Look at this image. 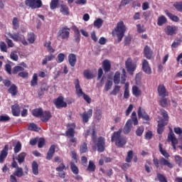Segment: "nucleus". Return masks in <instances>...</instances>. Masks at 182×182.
Returning a JSON list of instances; mask_svg holds the SVG:
<instances>
[{"label": "nucleus", "instance_id": "nucleus-37", "mask_svg": "<svg viewBox=\"0 0 182 182\" xmlns=\"http://www.w3.org/2000/svg\"><path fill=\"white\" fill-rule=\"evenodd\" d=\"M159 147L161 154H162V156H164V157H165L166 159H168V157H170V155L168 154V153H167V151H166V150L163 149V145L161 144H159Z\"/></svg>", "mask_w": 182, "mask_h": 182}, {"label": "nucleus", "instance_id": "nucleus-22", "mask_svg": "<svg viewBox=\"0 0 182 182\" xmlns=\"http://www.w3.org/2000/svg\"><path fill=\"white\" fill-rule=\"evenodd\" d=\"M144 53L146 59H151L153 56V51H151V48L149 47V46H146L144 49Z\"/></svg>", "mask_w": 182, "mask_h": 182}, {"label": "nucleus", "instance_id": "nucleus-39", "mask_svg": "<svg viewBox=\"0 0 182 182\" xmlns=\"http://www.w3.org/2000/svg\"><path fill=\"white\" fill-rule=\"evenodd\" d=\"M84 77L88 80L93 79V73L90 70H86L83 73Z\"/></svg>", "mask_w": 182, "mask_h": 182}, {"label": "nucleus", "instance_id": "nucleus-49", "mask_svg": "<svg viewBox=\"0 0 182 182\" xmlns=\"http://www.w3.org/2000/svg\"><path fill=\"white\" fill-rule=\"evenodd\" d=\"M28 130L39 132V128H38V126L35 123H31L28 124Z\"/></svg>", "mask_w": 182, "mask_h": 182}, {"label": "nucleus", "instance_id": "nucleus-32", "mask_svg": "<svg viewBox=\"0 0 182 182\" xmlns=\"http://www.w3.org/2000/svg\"><path fill=\"white\" fill-rule=\"evenodd\" d=\"M9 93L11 94V96H16V93H18V87L15 84L11 85L9 89L8 90Z\"/></svg>", "mask_w": 182, "mask_h": 182}, {"label": "nucleus", "instance_id": "nucleus-3", "mask_svg": "<svg viewBox=\"0 0 182 182\" xmlns=\"http://www.w3.org/2000/svg\"><path fill=\"white\" fill-rule=\"evenodd\" d=\"M70 35V28L68 26L62 27L60 28L57 33V36L59 39H68L69 36Z\"/></svg>", "mask_w": 182, "mask_h": 182}, {"label": "nucleus", "instance_id": "nucleus-55", "mask_svg": "<svg viewBox=\"0 0 182 182\" xmlns=\"http://www.w3.org/2000/svg\"><path fill=\"white\" fill-rule=\"evenodd\" d=\"M21 149H22V144H21V142L18 141L14 147V153L16 154L19 153V151H21Z\"/></svg>", "mask_w": 182, "mask_h": 182}, {"label": "nucleus", "instance_id": "nucleus-48", "mask_svg": "<svg viewBox=\"0 0 182 182\" xmlns=\"http://www.w3.org/2000/svg\"><path fill=\"white\" fill-rule=\"evenodd\" d=\"M122 76H121V83L122 85H124L126 83V70L124 68H122Z\"/></svg>", "mask_w": 182, "mask_h": 182}, {"label": "nucleus", "instance_id": "nucleus-36", "mask_svg": "<svg viewBox=\"0 0 182 182\" xmlns=\"http://www.w3.org/2000/svg\"><path fill=\"white\" fill-rule=\"evenodd\" d=\"M102 26H103V19L97 18L94 21V26L95 28H97V29H100V28H102Z\"/></svg>", "mask_w": 182, "mask_h": 182}, {"label": "nucleus", "instance_id": "nucleus-19", "mask_svg": "<svg viewBox=\"0 0 182 182\" xmlns=\"http://www.w3.org/2000/svg\"><path fill=\"white\" fill-rule=\"evenodd\" d=\"M176 31H177V27L173 26H168L164 29V31L166 33V35H169L170 36L174 35V33H176Z\"/></svg>", "mask_w": 182, "mask_h": 182}, {"label": "nucleus", "instance_id": "nucleus-64", "mask_svg": "<svg viewBox=\"0 0 182 182\" xmlns=\"http://www.w3.org/2000/svg\"><path fill=\"white\" fill-rule=\"evenodd\" d=\"M160 103L162 107H166V106H167V99L161 97L160 100Z\"/></svg>", "mask_w": 182, "mask_h": 182}, {"label": "nucleus", "instance_id": "nucleus-34", "mask_svg": "<svg viewBox=\"0 0 182 182\" xmlns=\"http://www.w3.org/2000/svg\"><path fill=\"white\" fill-rule=\"evenodd\" d=\"M25 157H26V154H25V152H22L18 155L16 159L18 161V163L22 164V163L25 161Z\"/></svg>", "mask_w": 182, "mask_h": 182}, {"label": "nucleus", "instance_id": "nucleus-59", "mask_svg": "<svg viewBox=\"0 0 182 182\" xmlns=\"http://www.w3.org/2000/svg\"><path fill=\"white\" fill-rule=\"evenodd\" d=\"M37 142H38V149H42V147H43V146H45V139H43V138H40V139L38 138Z\"/></svg>", "mask_w": 182, "mask_h": 182}, {"label": "nucleus", "instance_id": "nucleus-33", "mask_svg": "<svg viewBox=\"0 0 182 182\" xmlns=\"http://www.w3.org/2000/svg\"><path fill=\"white\" fill-rule=\"evenodd\" d=\"M13 176L21 178L23 176V169L21 167L17 168L14 172Z\"/></svg>", "mask_w": 182, "mask_h": 182}, {"label": "nucleus", "instance_id": "nucleus-24", "mask_svg": "<svg viewBox=\"0 0 182 182\" xmlns=\"http://www.w3.org/2000/svg\"><path fill=\"white\" fill-rule=\"evenodd\" d=\"M102 68L105 72H110V69H112V64L109 60H105L102 63Z\"/></svg>", "mask_w": 182, "mask_h": 182}, {"label": "nucleus", "instance_id": "nucleus-30", "mask_svg": "<svg viewBox=\"0 0 182 182\" xmlns=\"http://www.w3.org/2000/svg\"><path fill=\"white\" fill-rule=\"evenodd\" d=\"M60 12H61L63 15H69V8L64 4H61L60 6Z\"/></svg>", "mask_w": 182, "mask_h": 182}, {"label": "nucleus", "instance_id": "nucleus-18", "mask_svg": "<svg viewBox=\"0 0 182 182\" xmlns=\"http://www.w3.org/2000/svg\"><path fill=\"white\" fill-rule=\"evenodd\" d=\"M159 164L160 166H167L168 168H173V167H174L173 164H171L168 160L164 159L163 156L159 159Z\"/></svg>", "mask_w": 182, "mask_h": 182}, {"label": "nucleus", "instance_id": "nucleus-35", "mask_svg": "<svg viewBox=\"0 0 182 182\" xmlns=\"http://www.w3.org/2000/svg\"><path fill=\"white\" fill-rule=\"evenodd\" d=\"M114 85H119L120 83V72L116 71L114 75Z\"/></svg>", "mask_w": 182, "mask_h": 182}, {"label": "nucleus", "instance_id": "nucleus-58", "mask_svg": "<svg viewBox=\"0 0 182 182\" xmlns=\"http://www.w3.org/2000/svg\"><path fill=\"white\" fill-rule=\"evenodd\" d=\"M28 41L29 42V43H33V42H35V34L33 33H30L28 35Z\"/></svg>", "mask_w": 182, "mask_h": 182}, {"label": "nucleus", "instance_id": "nucleus-6", "mask_svg": "<svg viewBox=\"0 0 182 182\" xmlns=\"http://www.w3.org/2000/svg\"><path fill=\"white\" fill-rule=\"evenodd\" d=\"M96 146L97 151L100 153H103V151H105V139L102 136H100L97 139Z\"/></svg>", "mask_w": 182, "mask_h": 182}, {"label": "nucleus", "instance_id": "nucleus-10", "mask_svg": "<svg viewBox=\"0 0 182 182\" xmlns=\"http://www.w3.org/2000/svg\"><path fill=\"white\" fill-rule=\"evenodd\" d=\"M138 117L139 119H144V120H146V122H149L150 120V117L147 113H146V111L144 109H141V107H139L138 109Z\"/></svg>", "mask_w": 182, "mask_h": 182}, {"label": "nucleus", "instance_id": "nucleus-57", "mask_svg": "<svg viewBox=\"0 0 182 182\" xmlns=\"http://www.w3.org/2000/svg\"><path fill=\"white\" fill-rule=\"evenodd\" d=\"M133 159V151H129L127 153V156L126 158L127 163H130Z\"/></svg>", "mask_w": 182, "mask_h": 182}, {"label": "nucleus", "instance_id": "nucleus-46", "mask_svg": "<svg viewBox=\"0 0 182 182\" xmlns=\"http://www.w3.org/2000/svg\"><path fill=\"white\" fill-rule=\"evenodd\" d=\"M58 5H59V0H51L50 4V9H56L58 8Z\"/></svg>", "mask_w": 182, "mask_h": 182}, {"label": "nucleus", "instance_id": "nucleus-29", "mask_svg": "<svg viewBox=\"0 0 182 182\" xmlns=\"http://www.w3.org/2000/svg\"><path fill=\"white\" fill-rule=\"evenodd\" d=\"M158 133L159 134H161V133H163L164 130V126L167 125V122H164V121H159L158 122Z\"/></svg>", "mask_w": 182, "mask_h": 182}, {"label": "nucleus", "instance_id": "nucleus-20", "mask_svg": "<svg viewBox=\"0 0 182 182\" xmlns=\"http://www.w3.org/2000/svg\"><path fill=\"white\" fill-rule=\"evenodd\" d=\"M132 92L135 97H140V96H141V90L137 85L132 86Z\"/></svg>", "mask_w": 182, "mask_h": 182}, {"label": "nucleus", "instance_id": "nucleus-21", "mask_svg": "<svg viewBox=\"0 0 182 182\" xmlns=\"http://www.w3.org/2000/svg\"><path fill=\"white\" fill-rule=\"evenodd\" d=\"M56 146L55 145H51L46 156V160H52L54 154Z\"/></svg>", "mask_w": 182, "mask_h": 182}, {"label": "nucleus", "instance_id": "nucleus-25", "mask_svg": "<svg viewBox=\"0 0 182 182\" xmlns=\"http://www.w3.org/2000/svg\"><path fill=\"white\" fill-rule=\"evenodd\" d=\"M11 112L13 115L17 117L19 116L20 113H21V109L19 108V105L16 104L12 106L11 107Z\"/></svg>", "mask_w": 182, "mask_h": 182}, {"label": "nucleus", "instance_id": "nucleus-11", "mask_svg": "<svg viewBox=\"0 0 182 182\" xmlns=\"http://www.w3.org/2000/svg\"><path fill=\"white\" fill-rule=\"evenodd\" d=\"M76 128V125L73 124H68V129L66 132V136L68 137H75V129Z\"/></svg>", "mask_w": 182, "mask_h": 182}, {"label": "nucleus", "instance_id": "nucleus-13", "mask_svg": "<svg viewBox=\"0 0 182 182\" xmlns=\"http://www.w3.org/2000/svg\"><path fill=\"white\" fill-rule=\"evenodd\" d=\"M92 114H93L92 109H90L87 112H83V114H81V117H82V122H84V123H87V122H89V119L92 117Z\"/></svg>", "mask_w": 182, "mask_h": 182}, {"label": "nucleus", "instance_id": "nucleus-4", "mask_svg": "<svg viewBox=\"0 0 182 182\" xmlns=\"http://www.w3.org/2000/svg\"><path fill=\"white\" fill-rule=\"evenodd\" d=\"M25 5L31 9H38L42 6V0H26Z\"/></svg>", "mask_w": 182, "mask_h": 182}, {"label": "nucleus", "instance_id": "nucleus-47", "mask_svg": "<svg viewBox=\"0 0 182 182\" xmlns=\"http://www.w3.org/2000/svg\"><path fill=\"white\" fill-rule=\"evenodd\" d=\"M9 36H10V38L11 39H13V41H14V42H18V41H21V38L18 36L17 33H9Z\"/></svg>", "mask_w": 182, "mask_h": 182}, {"label": "nucleus", "instance_id": "nucleus-12", "mask_svg": "<svg viewBox=\"0 0 182 182\" xmlns=\"http://www.w3.org/2000/svg\"><path fill=\"white\" fill-rule=\"evenodd\" d=\"M75 87L76 90V95L78 97H82L83 95H85L82 87H80V83L79 82V80H76L75 82Z\"/></svg>", "mask_w": 182, "mask_h": 182}, {"label": "nucleus", "instance_id": "nucleus-17", "mask_svg": "<svg viewBox=\"0 0 182 182\" xmlns=\"http://www.w3.org/2000/svg\"><path fill=\"white\" fill-rule=\"evenodd\" d=\"M40 117L42 122H44L45 123H46V122H48L49 119L52 117V114H50L49 111H44V112L42 111V114Z\"/></svg>", "mask_w": 182, "mask_h": 182}, {"label": "nucleus", "instance_id": "nucleus-43", "mask_svg": "<svg viewBox=\"0 0 182 182\" xmlns=\"http://www.w3.org/2000/svg\"><path fill=\"white\" fill-rule=\"evenodd\" d=\"M87 151V144L85 142H83L80 146V153L81 154H83V153H86Z\"/></svg>", "mask_w": 182, "mask_h": 182}, {"label": "nucleus", "instance_id": "nucleus-14", "mask_svg": "<svg viewBox=\"0 0 182 182\" xmlns=\"http://www.w3.org/2000/svg\"><path fill=\"white\" fill-rule=\"evenodd\" d=\"M142 70L146 75H151V68H150V65H149V61L146 60H144L142 62Z\"/></svg>", "mask_w": 182, "mask_h": 182}, {"label": "nucleus", "instance_id": "nucleus-8", "mask_svg": "<svg viewBox=\"0 0 182 182\" xmlns=\"http://www.w3.org/2000/svg\"><path fill=\"white\" fill-rule=\"evenodd\" d=\"M54 104L58 109H60V107H66L68 106V103L63 101V97H58L54 101Z\"/></svg>", "mask_w": 182, "mask_h": 182}, {"label": "nucleus", "instance_id": "nucleus-28", "mask_svg": "<svg viewBox=\"0 0 182 182\" xmlns=\"http://www.w3.org/2000/svg\"><path fill=\"white\" fill-rule=\"evenodd\" d=\"M74 39L77 43L80 42V31L79 28L77 27L74 28Z\"/></svg>", "mask_w": 182, "mask_h": 182}, {"label": "nucleus", "instance_id": "nucleus-31", "mask_svg": "<svg viewBox=\"0 0 182 182\" xmlns=\"http://www.w3.org/2000/svg\"><path fill=\"white\" fill-rule=\"evenodd\" d=\"M39 165L38 164V163L36 161H33L32 163V171L33 173L34 174V176H38V174H39Z\"/></svg>", "mask_w": 182, "mask_h": 182}, {"label": "nucleus", "instance_id": "nucleus-63", "mask_svg": "<svg viewBox=\"0 0 182 182\" xmlns=\"http://www.w3.org/2000/svg\"><path fill=\"white\" fill-rule=\"evenodd\" d=\"M157 178L160 182H167V179L161 173H158Z\"/></svg>", "mask_w": 182, "mask_h": 182}, {"label": "nucleus", "instance_id": "nucleus-52", "mask_svg": "<svg viewBox=\"0 0 182 182\" xmlns=\"http://www.w3.org/2000/svg\"><path fill=\"white\" fill-rule=\"evenodd\" d=\"M12 25L14 29H18L19 28V20H18V18L14 17L13 18Z\"/></svg>", "mask_w": 182, "mask_h": 182}, {"label": "nucleus", "instance_id": "nucleus-41", "mask_svg": "<svg viewBox=\"0 0 182 182\" xmlns=\"http://www.w3.org/2000/svg\"><path fill=\"white\" fill-rule=\"evenodd\" d=\"M42 108L35 109L33 110L32 114L33 116H35V117H41V116H42Z\"/></svg>", "mask_w": 182, "mask_h": 182}, {"label": "nucleus", "instance_id": "nucleus-27", "mask_svg": "<svg viewBox=\"0 0 182 182\" xmlns=\"http://www.w3.org/2000/svg\"><path fill=\"white\" fill-rule=\"evenodd\" d=\"M165 14L166 15H167L168 17H169V19H171V21H173V22H178V21H180V18H178V16L168 12V11H165Z\"/></svg>", "mask_w": 182, "mask_h": 182}, {"label": "nucleus", "instance_id": "nucleus-9", "mask_svg": "<svg viewBox=\"0 0 182 182\" xmlns=\"http://www.w3.org/2000/svg\"><path fill=\"white\" fill-rule=\"evenodd\" d=\"M158 95L159 96H161V97H166V96L168 95V92H167V90L166 89V87L164 85H159L158 86Z\"/></svg>", "mask_w": 182, "mask_h": 182}, {"label": "nucleus", "instance_id": "nucleus-51", "mask_svg": "<svg viewBox=\"0 0 182 182\" xmlns=\"http://www.w3.org/2000/svg\"><path fill=\"white\" fill-rule=\"evenodd\" d=\"M132 120L134 122V126H137L139 124V120H137V115L136 114V112H133L132 113Z\"/></svg>", "mask_w": 182, "mask_h": 182}, {"label": "nucleus", "instance_id": "nucleus-26", "mask_svg": "<svg viewBox=\"0 0 182 182\" xmlns=\"http://www.w3.org/2000/svg\"><path fill=\"white\" fill-rule=\"evenodd\" d=\"M167 23V18L164 16H160L157 19V25L158 26H163V25H166Z\"/></svg>", "mask_w": 182, "mask_h": 182}, {"label": "nucleus", "instance_id": "nucleus-1", "mask_svg": "<svg viewBox=\"0 0 182 182\" xmlns=\"http://www.w3.org/2000/svg\"><path fill=\"white\" fill-rule=\"evenodd\" d=\"M122 132L123 129H119L117 132H114L111 136V141H114L117 147L119 148L123 147L127 143V139L122 135Z\"/></svg>", "mask_w": 182, "mask_h": 182}, {"label": "nucleus", "instance_id": "nucleus-40", "mask_svg": "<svg viewBox=\"0 0 182 182\" xmlns=\"http://www.w3.org/2000/svg\"><path fill=\"white\" fill-rule=\"evenodd\" d=\"M87 171H95L96 170V165L93 161H89V165L87 168Z\"/></svg>", "mask_w": 182, "mask_h": 182}, {"label": "nucleus", "instance_id": "nucleus-16", "mask_svg": "<svg viewBox=\"0 0 182 182\" xmlns=\"http://www.w3.org/2000/svg\"><path fill=\"white\" fill-rule=\"evenodd\" d=\"M9 149V146L8 145H5L4 149L1 151L0 163H4V161H5V159H6V157L8 156Z\"/></svg>", "mask_w": 182, "mask_h": 182}, {"label": "nucleus", "instance_id": "nucleus-23", "mask_svg": "<svg viewBox=\"0 0 182 182\" xmlns=\"http://www.w3.org/2000/svg\"><path fill=\"white\" fill-rule=\"evenodd\" d=\"M76 55L74 53H70L68 55V62L70 65V66H72V68H75V65H76Z\"/></svg>", "mask_w": 182, "mask_h": 182}, {"label": "nucleus", "instance_id": "nucleus-45", "mask_svg": "<svg viewBox=\"0 0 182 182\" xmlns=\"http://www.w3.org/2000/svg\"><path fill=\"white\" fill-rule=\"evenodd\" d=\"M23 70H25V68L23 67L21 65H17L13 68V73L14 75H16V73H18V72H23Z\"/></svg>", "mask_w": 182, "mask_h": 182}, {"label": "nucleus", "instance_id": "nucleus-56", "mask_svg": "<svg viewBox=\"0 0 182 182\" xmlns=\"http://www.w3.org/2000/svg\"><path fill=\"white\" fill-rule=\"evenodd\" d=\"M112 86H113V82L107 80L105 86V91L108 92L109 90H110V89H112Z\"/></svg>", "mask_w": 182, "mask_h": 182}, {"label": "nucleus", "instance_id": "nucleus-42", "mask_svg": "<svg viewBox=\"0 0 182 182\" xmlns=\"http://www.w3.org/2000/svg\"><path fill=\"white\" fill-rule=\"evenodd\" d=\"M160 112L161 115L164 117V119L161 120V122H166L167 123V122H168V114H167V112L164 109H161Z\"/></svg>", "mask_w": 182, "mask_h": 182}, {"label": "nucleus", "instance_id": "nucleus-62", "mask_svg": "<svg viewBox=\"0 0 182 182\" xmlns=\"http://www.w3.org/2000/svg\"><path fill=\"white\" fill-rule=\"evenodd\" d=\"M173 6L177 9L179 12H182V2H176L173 4Z\"/></svg>", "mask_w": 182, "mask_h": 182}, {"label": "nucleus", "instance_id": "nucleus-5", "mask_svg": "<svg viewBox=\"0 0 182 182\" xmlns=\"http://www.w3.org/2000/svg\"><path fill=\"white\" fill-rule=\"evenodd\" d=\"M127 70L129 75H133V72L136 70V64L133 63L132 58H128L125 62Z\"/></svg>", "mask_w": 182, "mask_h": 182}, {"label": "nucleus", "instance_id": "nucleus-61", "mask_svg": "<svg viewBox=\"0 0 182 182\" xmlns=\"http://www.w3.org/2000/svg\"><path fill=\"white\" fill-rule=\"evenodd\" d=\"M10 58L12 60H14L15 62H16L18 59V54H16V52L15 51L11 53Z\"/></svg>", "mask_w": 182, "mask_h": 182}, {"label": "nucleus", "instance_id": "nucleus-7", "mask_svg": "<svg viewBox=\"0 0 182 182\" xmlns=\"http://www.w3.org/2000/svg\"><path fill=\"white\" fill-rule=\"evenodd\" d=\"M168 139L169 141H171L172 147L173 150H176V144H178V140L176 138V134L173 133V131H171L168 135Z\"/></svg>", "mask_w": 182, "mask_h": 182}, {"label": "nucleus", "instance_id": "nucleus-60", "mask_svg": "<svg viewBox=\"0 0 182 182\" xmlns=\"http://www.w3.org/2000/svg\"><path fill=\"white\" fill-rule=\"evenodd\" d=\"M65 60V54L64 53H60L58 55V59H57V63H62Z\"/></svg>", "mask_w": 182, "mask_h": 182}, {"label": "nucleus", "instance_id": "nucleus-2", "mask_svg": "<svg viewBox=\"0 0 182 182\" xmlns=\"http://www.w3.org/2000/svg\"><path fill=\"white\" fill-rule=\"evenodd\" d=\"M126 32V26L123 21H121L117 23V26L114 28V31L112 32V35H116L118 38L119 42H122L123 37L124 36V33Z\"/></svg>", "mask_w": 182, "mask_h": 182}, {"label": "nucleus", "instance_id": "nucleus-54", "mask_svg": "<svg viewBox=\"0 0 182 182\" xmlns=\"http://www.w3.org/2000/svg\"><path fill=\"white\" fill-rule=\"evenodd\" d=\"M0 50L1 52H8V48L6 46V43L4 41L0 42Z\"/></svg>", "mask_w": 182, "mask_h": 182}, {"label": "nucleus", "instance_id": "nucleus-53", "mask_svg": "<svg viewBox=\"0 0 182 182\" xmlns=\"http://www.w3.org/2000/svg\"><path fill=\"white\" fill-rule=\"evenodd\" d=\"M122 87L120 85H115L113 90L110 92V95H113V96H116L119 92H120V88Z\"/></svg>", "mask_w": 182, "mask_h": 182}, {"label": "nucleus", "instance_id": "nucleus-44", "mask_svg": "<svg viewBox=\"0 0 182 182\" xmlns=\"http://www.w3.org/2000/svg\"><path fill=\"white\" fill-rule=\"evenodd\" d=\"M124 99H129L130 97V90H129V84L125 85V90L124 92Z\"/></svg>", "mask_w": 182, "mask_h": 182}, {"label": "nucleus", "instance_id": "nucleus-50", "mask_svg": "<svg viewBox=\"0 0 182 182\" xmlns=\"http://www.w3.org/2000/svg\"><path fill=\"white\" fill-rule=\"evenodd\" d=\"M31 86H38V74L33 75V79L31 81Z\"/></svg>", "mask_w": 182, "mask_h": 182}, {"label": "nucleus", "instance_id": "nucleus-38", "mask_svg": "<svg viewBox=\"0 0 182 182\" xmlns=\"http://www.w3.org/2000/svg\"><path fill=\"white\" fill-rule=\"evenodd\" d=\"M70 168L73 174H79V168L74 162H70Z\"/></svg>", "mask_w": 182, "mask_h": 182}, {"label": "nucleus", "instance_id": "nucleus-15", "mask_svg": "<svg viewBox=\"0 0 182 182\" xmlns=\"http://www.w3.org/2000/svg\"><path fill=\"white\" fill-rule=\"evenodd\" d=\"M132 119H128L123 128L124 134H129L132 132V127L133 125L132 124Z\"/></svg>", "mask_w": 182, "mask_h": 182}]
</instances>
